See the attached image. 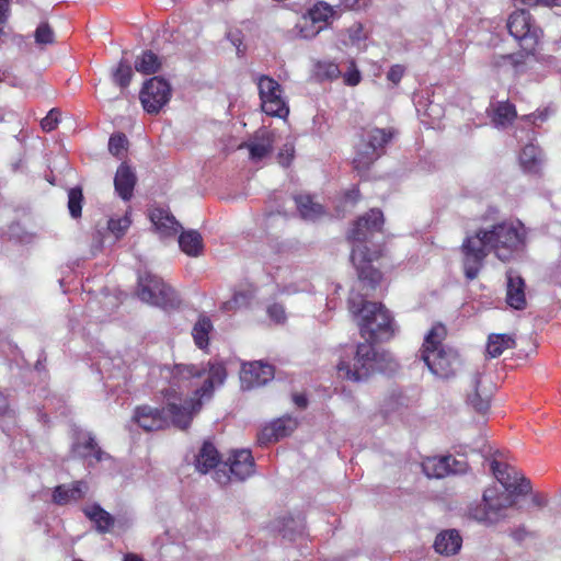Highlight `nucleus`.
Segmentation results:
<instances>
[{
    "instance_id": "obj_24",
    "label": "nucleus",
    "mask_w": 561,
    "mask_h": 561,
    "mask_svg": "<svg viewBox=\"0 0 561 561\" xmlns=\"http://www.w3.org/2000/svg\"><path fill=\"white\" fill-rule=\"evenodd\" d=\"M506 301L510 307L516 310L526 308L524 279L518 275H514L512 271L507 272Z\"/></svg>"
},
{
    "instance_id": "obj_60",
    "label": "nucleus",
    "mask_w": 561,
    "mask_h": 561,
    "mask_svg": "<svg viewBox=\"0 0 561 561\" xmlns=\"http://www.w3.org/2000/svg\"><path fill=\"white\" fill-rule=\"evenodd\" d=\"M75 561H82V560H75Z\"/></svg>"
},
{
    "instance_id": "obj_15",
    "label": "nucleus",
    "mask_w": 561,
    "mask_h": 561,
    "mask_svg": "<svg viewBox=\"0 0 561 561\" xmlns=\"http://www.w3.org/2000/svg\"><path fill=\"white\" fill-rule=\"evenodd\" d=\"M333 7L324 1L317 2L309 9L308 14L302 18L299 24V34L304 38H312L317 36L330 22L335 18Z\"/></svg>"
},
{
    "instance_id": "obj_11",
    "label": "nucleus",
    "mask_w": 561,
    "mask_h": 561,
    "mask_svg": "<svg viewBox=\"0 0 561 561\" xmlns=\"http://www.w3.org/2000/svg\"><path fill=\"white\" fill-rule=\"evenodd\" d=\"M254 472V460L251 451L240 449L232 451L227 462L215 471V481L227 485L232 480L244 481Z\"/></svg>"
},
{
    "instance_id": "obj_49",
    "label": "nucleus",
    "mask_w": 561,
    "mask_h": 561,
    "mask_svg": "<svg viewBox=\"0 0 561 561\" xmlns=\"http://www.w3.org/2000/svg\"><path fill=\"white\" fill-rule=\"evenodd\" d=\"M404 72L405 68L403 66L393 65L387 73V79L391 81L393 84H398L401 81Z\"/></svg>"
},
{
    "instance_id": "obj_3",
    "label": "nucleus",
    "mask_w": 561,
    "mask_h": 561,
    "mask_svg": "<svg viewBox=\"0 0 561 561\" xmlns=\"http://www.w3.org/2000/svg\"><path fill=\"white\" fill-rule=\"evenodd\" d=\"M382 225V213L379 209L373 208L355 221L348 234V238L357 243L352 250L351 259L356 267L359 285L363 289H366L365 295H368L369 290H374L377 287L381 282L382 275L373 266V259L367 257V247L364 243L375 232L380 231Z\"/></svg>"
},
{
    "instance_id": "obj_28",
    "label": "nucleus",
    "mask_w": 561,
    "mask_h": 561,
    "mask_svg": "<svg viewBox=\"0 0 561 561\" xmlns=\"http://www.w3.org/2000/svg\"><path fill=\"white\" fill-rule=\"evenodd\" d=\"M84 515L95 525L101 534H106L114 526V517L102 508L99 504H92L83 507Z\"/></svg>"
},
{
    "instance_id": "obj_45",
    "label": "nucleus",
    "mask_w": 561,
    "mask_h": 561,
    "mask_svg": "<svg viewBox=\"0 0 561 561\" xmlns=\"http://www.w3.org/2000/svg\"><path fill=\"white\" fill-rule=\"evenodd\" d=\"M10 15V0H0V44L4 42L5 31L4 25Z\"/></svg>"
},
{
    "instance_id": "obj_19",
    "label": "nucleus",
    "mask_w": 561,
    "mask_h": 561,
    "mask_svg": "<svg viewBox=\"0 0 561 561\" xmlns=\"http://www.w3.org/2000/svg\"><path fill=\"white\" fill-rule=\"evenodd\" d=\"M72 454L85 459L90 466L107 459L110 456L104 453L90 434H80L72 444Z\"/></svg>"
},
{
    "instance_id": "obj_43",
    "label": "nucleus",
    "mask_w": 561,
    "mask_h": 561,
    "mask_svg": "<svg viewBox=\"0 0 561 561\" xmlns=\"http://www.w3.org/2000/svg\"><path fill=\"white\" fill-rule=\"evenodd\" d=\"M318 75L327 78L334 79L337 78L341 73L339 66L332 61H320L317 64Z\"/></svg>"
},
{
    "instance_id": "obj_35",
    "label": "nucleus",
    "mask_w": 561,
    "mask_h": 561,
    "mask_svg": "<svg viewBox=\"0 0 561 561\" xmlns=\"http://www.w3.org/2000/svg\"><path fill=\"white\" fill-rule=\"evenodd\" d=\"M213 329L211 321L206 316H201L197 322L194 324L192 335L195 344L199 348H204L208 345V334Z\"/></svg>"
},
{
    "instance_id": "obj_38",
    "label": "nucleus",
    "mask_w": 561,
    "mask_h": 561,
    "mask_svg": "<svg viewBox=\"0 0 561 561\" xmlns=\"http://www.w3.org/2000/svg\"><path fill=\"white\" fill-rule=\"evenodd\" d=\"M34 38L35 43L41 47L53 45L55 43V33L47 22H42L35 30Z\"/></svg>"
},
{
    "instance_id": "obj_9",
    "label": "nucleus",
    "mask_w": 561,
    "mask_h": 561,
    "mask_svg": "<svg viewBox=\"0 0 561 561\" xmlns=\"http://www.w3.org/2000/svg\"><path fill=\"white\" fill-rule=\"evenodd\" d=\"M137 295L142 301L161 308H172L180 302L173 288L150 273L138 276Z\"/></svg>"
},
{
    "instance_id": "obj_39",
    "label": "nucleus",
    "mask_w": 561,
    "mask_h": 561,
    "mask_svg": "<svg viewBox=\"0 0 561 561\" xmlns=\"http://www.w3.org/2000/svg\"><path fill=\"white\" fill-rule=\"evenodd\" d=\"M82 191L80 187H72L68 192V209L72 218H79L82 210Z\"/></svg>"
},
{
    "instance_id": "obj_1",
    "label": "nucleus",
    "mask_w": 561,
    "mask_h": 561,
    "mask_svg": "<svg viewBox=\"0 0 561 561\" xmlns=\"http://www.w3.org/2000/svg\"><path fill=\"white\" fill-rule=\"evenodd\" d=\"M525 241L526 229L520 221L497 224L468 236L461 244L466 277L472 280L479 275L489 252L507 262L524 248Z\"/></svg>"
},
{
    "instance_id": "obj_59",
    "label": "nucleus",
    "mask_w": 561,
    "mask_h": 561,
    "mask_svg": "<svg viewBox=\"0 0 561 561\" xmlns=\"http://www.w3.org/2000/svg\"><path fill=\"white\" fill-rule=\"evenodd\" d=\"M357 196H358V191H352L347 194V198H353L354 201L357 199Z\"/></svg>"
},
{
    "instance_id": "obj_8",
    "label": "nucleus",
    "mask_w": 561,
    "mask_h": 561,
    "mask_svg": "<svg viewBox=\"0 0 561 561\" xmlns=\"http://www.w3.org/2000/svg\"><path fill=\"white\" fill-rule=\"evenodd\" d=\"M207 374V378L204 380L202 387L195 390V394L198 397L211 394L216 385H222L227 373L226 368L220 363L208 364V369L205 367H197L194 365H175L171 371V389L176 394V390L173 387L182 390L188 388L192 379L201 378Z\"/></svg>"
},
{
    "instance_id": "obj_12",
    "label": "nucleus",
    "mask_w": 561,
    "mask_h": 561,
    "mask_svg": "<svg viewBox=\"0 0 561 561\" xmlns=\"http://www.w3.org/2000/svg\"><path fill=\"white\" fill-rule=\"evenodd\" d=\"M507 30L527 53L535 49L542 35V31L531 21L530 14L525 10H517L510 15Z\"/></svg>"
},
{
    "instance_id": "obj_4",
    "label": "nucleus",
    "mask_w": 561,
    "mask_h": 561,
    "mask_svg": "<svg viewBox=\"0 0 561 561\" xmlns=\"http://www.w3.org/2000/svg\"><path fill=\"white\" fill-rule=\"evenodd\" d=\"M336 367L341 377L363 381L376 371H396L398 363L388 352H377L371 343L365 342L345 350Z\"/></svg>"
},
{
    "instance_id": "obj_26",
    "label": "nucleus",
    "mask_w": 561,
    "mask_h": 561,
    "mask_svg": "<svg viewBox=\"0 0 561 561\" xmlns=\"http://www.w3.org/2000/svg\"><path fill=\"white\" fill-rule=\"evenodd\" d=\"M150 219L157 231L163 237L173 236L181 228V225L176 221L175 217L162 208L152 209L150 213Z\"/></svg>"
},
{
    "instance_id": "obj_20",
    "label": "nucleus",
    "mask_w": 561,
    "mask_h": 561,
    "mask_svg": "<svg viewBox=\"0 0 561 561\" xmlns=\"http://www.w3.org/2000/svg\"><path fill=\"white\" fill-rule=\"evenodd\" d=\"M88 491L89 485L83 480L60 484L54 489L51 500L55 504L62 506L82 500Z\"/></svg>"
},
{
    "instance_id": "obj_2",
    "label": "nucleus",
    "mask_w": 561,
    "mask_h": 561,
    "mask_svg": "<svg viewBox=\"0 0 561 561\" xmlns=\"http://www.w3.org/2000/svg\"><path fill=\"white\" fill-rule=\"evenodd\" d=\"M491 468L503 489L501 490L496 485L485 489L482 502L468 508L470 518L488 525L504 519L505 511L516 503V497L531 491L530 481L507 465L494 460Z\"/></svg>"
},
{
    "instance_id": "obj_42",
    "label": "nucleus",
    "mask_w": 561,
    "mask_h": 561,
    "mask_svg": "<svg viewBox=\"0 0 561 561\" xmlns=\"http://www.w3.org/2000/svg\"><path fill=\"white\" fill-rule=\"evenodd\" d=\"M131 221L127 215L118 219H110L108 220V229L116 238L122 237L127 229L129 228Z\"/></svg>"
},
{
    "instance_id": "obj_57",
    "label": "nucleus",
    "mask_w": 561,
    "mask_h": 561,
    "mask_svg": "<svg viewBox=\"0 0 561 561\" xmlns=\"http://www.w3.org/2000/svg\"><path fill=\"white\" fill-rule=\"evenodd\" d=\"M221 309L224 311H232L240 308L238 307V304H233V298H231L230 300H227L222 304Z\"/></svg>"
},
{
    "instance_id": "obj_53",
    "label": "nucleus",
    "mask_w": 561,
    "mask_h": 561,
    "mask_svg": "<svg viewBox=\"0 0 561 561\" xmlns=\"http://www.w3.org/2000/svg\"><path fill=\"white\" fill-rule=\"evenodd\" d=\"M531 502L538 507H543L548 503L547 497L542 494H535L531 499Z\"/></svg>"
},
{
    "instance_id": "obj_18",
    "label": "nucleus",
    "mask_w": 561,
    "mask_h": 561,
    "mask_svg": "<svg viewBox=\"0 0 561 561\" xmlns=\"http://www.w3.org/2000/svg\"><path fill=\"white\" fill-rule=\"evenodd\" d=\"M297 427V421L290 416L279 417L262 428L257 436L261 445L275 443L289 434Z\"/></svg>"
},
{
    "instance_id": "obj_47",
    "label": "nucleus",
    "mask_w": 561,
    "mask_h": 561,
    "mask_svg": "<svg viewBox=\"0 0 561 561\" xmlns=\"http://www.w3.org/2000/svg\"><path fill=\"white\" fill-rule=\"evenodd\" d=\"M254 293L251 289L236 291L233 295V304H238L239 308H243L250 305L253 299Z\"/></svg>"
},
{
    "instance_id": "obj_31",
    "label": "nucleus",
    "mask_w": 561,
    "mask_h": 561,
    "mask_svg": "<svg viewBox=\"0 0 561 561\" xmlns=\"http://www.w3.org/2000/svg\"><path fill=\"white\" fill-rule=\"evenodd\" d=\"M161 65L162 62L159 56L151 50L144 51L135 60L136 71L144 75H152L158 72L161 68Z\"/></svg>"
},
{
    "instance_id": "obj_5",
    "label": "nucleus",
    "mask_w": 561,
    "mask_h": 561,
    "mask_svg": "<svg viewBox=\"0 0 561 561\" xmlns=\"http://www.w3.org/2000/svg\"><path fill=\"white\" fill-rule=\"evenodd\" d=\"M447 336L446 327L442 323L434 324L424 337L420 350L421 358L428 370L437 378L449 379L456 376L461 366L458 352L445 344Z\"/></svg>"
},
{
    "instance_id": "obj_52",
    "label": "nucleus",
    "mask_w": 561,
    "mask_h": 561,
    "mask_svg": "<svg viewBox=\"0 0 561 561\" xmlns=\"http://www.w3.org/2000/svg\"><path fill=\"white\" fill-rule=\"evenodd\" d=\"M394 400H396V402L403 404V401L405 400V398L401 394H398L396 398L391 397L385 404V409L387 412H392L396 410Z\"/></svg>"
},
{
    "instance_id": "obj_37",
    "label": "nucleus",
    "mask_w": 561,
    "mask_h": 561,
    "mask_svg": "<svg viewBox=\"0 0 561 561\" xmlns=\"http://www.w3.org/2000/svg\"><path fill=\"white\" fill-rule=\"evenodd\" d=\"M525 62V55L523 53L517 54H506V55H499L494 56L492 58L491 65L495 69H502L505 67H511L515 71H518V68L524 65Z\"/></svg>"
},
{
    "instance_id": "obj_58",
    "label": "nucleus",
    "mask_w": 561,
    "mask_h": 561,
    "mask_svg": "<svg viewBox=\"0 0 561 561\" xmlns=\"http://www.w3.org/2000/svg\"><path fill=\"white\" fill-rule=\"evenodd\" d=\"M123 561H144L142 558L135 553H127L125 554Z\"/></svg>"
},
{
    "instance_id": "obj_41",
    "label": "nucleus",
    "mask_w": 561,
    "mask_h": 561,
    "mask_svg": "<svg viewBox=\"0 0 561 561\" xmlns=\"http://www.w3.org/2000/svg\"><path fill=\"white\" fill-rule=\"evenodd\" d=\"M127 144L128 140L124 134H114L108 140V150L113 156L121 157Z\"/></svg>"
},
{
    "instance_id": "obj_6",
    "label": "nucleus",
    "mask_w": 561,
    "mask_h": 561,
    "mask_svg": "<svg viewBox=\"0 0 561 561\" xmlns=\"http://www.w3.org/2000/svg\"><path fill=\"white\" fill-rule=\"evenodd\" d=\"M348 309L359 317L358 325L363 337L379 342L393 335L392 318L381 304L366 301L353 289L348 298Z\"/></svg>"
},
{
    "instance_id": "obj_22",
    "label": "nucleus",
    "mask_w": 561,
    "mask_h": 561,
    "mask_svg": "<svg viewBox=\"0 0 561 561\" xmlns=\"http://www.w3.org/2000/svg\"><path fill=\"white\" fill-rule=\"evenodd\" d=\"M274 136L266 129L255 133L254 137L245 142L242 147H247L250 151V158L253 161H260L268 156L273 150Z\"/></svg>"
},
{
    "instance_id": "obj_50",
    "label": "nucleus",
    "mask_w": 561,
    "mask_h": 561,
    "mask_svg": "<svg viewBox=\"0 0 561 561\" xmlns=\"http://www.w3.org/2000/svg\"><path fill=\"white\" fill-rule=\"evenodd\" d=\"M294 157V147L286 144L278 153V161L282 165L287 167Z\"/></svg>"
},
{
    "instance_id": "obj_44",
    "label": "nucleus",
    "mask_w": 561,
    "mask_h": 561,
    "mask_svg": "<svg viewBox=\"0 0 561 561\" xmlns=\"http://www.w3.org/2000/svg\"><path fill=\"white\" fill-rule=\"evenodd\" d=\"M60 112L57 108L50 110L47 115L41 121V127L44 131L54 130L59 122Z\"/></svg>"
},
{
    "instance_id": "obj_46",
    "label": "nucleus",
    "mask_w": 561,
    "mask_h": 561,
    "mask_svg": "<svg viewBox=\"0 0 561 561\" xmlns=\"http://www.w3.org/2000/svg\"><path fill=\"white\" fill-rule=\"evenodd\" d=\"M266 312L275 323H284L286 321L285 308L279 304L268 306Z\"/></svg>"
},
{
    "instance_id": "obj_55",
    "label": "nucleus",
    "mask_w": 561,
    "mask_h": 561,
    "mask_svg": "<svg viewBox=\"0 0 561 561\" xmlns=\"http://www.w3.org/2000/svg\"><path fill=\"white\" fill-rule=\"evenodd\" d=\"M293 399H294L295 404L298 408L305 409L307 407L308 401H307V398L304 394H295L293 397Z\"/></svg>"
},
{
    "instance_id": "obj_16",
    "label": "nucleus",
    "mask_w": 561,
    "mask_h": 561,
    "mask_svg": "<svg viewBox=\"0 0 561 561\" xmlns=\"http://www.w3.org/2000/svg\"><path fill=\"white\" fill-rule=\"evenodd\" d=\"M422 467L428 478L437 479L467 471V463L453 456L430 457L423 461Z\"/></svg>"
},
{
    "instance_id": "obj_17",
    "label": "nucleus",
    "mask_w": 561,
    "mask_h": 561,
    "mask_svg": "<svg viewBox=\"0 0 561 561\" xmlns=\"http://www.w3.org/2000/svg\"><path fill=\"white\" fill-rule=\"evenodd\" d=\"M274 368L263 362L244 364L241 370V382L247 389L260 387L273 379Z\"/></svg>"
},
{
    "instance_id": "obj_21",
    "label": "nucleus",
    "mask_w": 561,
    "mask_h": 561,
    "mask_svg": "<svg viewBox=\"0 0 561 561\" xmlns=\"http://www.w3.org/2000/svg\"><path fill=\"white\" fill-rule=\"evenodd\" d=\"M194 466L195 469L202 474H206L211 470L215 472L222 466L220 462V455L211 443L205 442L202 445L197 455L195 456Z\"/></svg>"
},
{
    "instance_id": "obj_48",
    "label": "nucleus",
    "mask_w": 561,
    "mask_h": 561,
    "mask_svg": "<svg viewBox=\"0 0 561 561\" xmlns=\"http://www.w3.org/2000/svg\"><path fill=\"white\" fill-rule=\"evenodd\" d=\"M360 78L359 70L355 67L354 61H352L350 70L344 75L345 83L352 87L357 85L360 82Z\"/></svg>"
},
{
    "instance_id": "obj_13",
    "label": "nucleus",
    "mask_w": 561,
    "mask_h": 561,
    "mask_svg": "<svg viewBox=\"0 0 561 561\" xmlns=\"http://www.w3.org/2000/svg\"><path fill=\"white\" fill-rule=\"evenodd\" d=\"M259 94L262 102V110L270 116L284 117L289 110L282 96V87L268 76L257 78Z\"/></svg>"
},
{
    "instance_id": "obj_40",
    "label": "nucleus",
    "mask_w": 561,
    "mask_h": 561,
    "mask_svg": "<svg viewBox=\"0 0 561 561\" xmlns=\"http://www.w3.org/2000/svg\"><path fill=\"white\" fill-rule=\"evenodd\" d=\"M133 70L128 62L121 60L118 67L113 73V80L117 83L122 89H126L131 80Z\"/></svg>"
},
{
    "instance_id": "obj_25",
    "label": "nucleus",
    "mask_w": 561,
    "mask_h": 561,
    "mask_svg": "<svg viewBox=\"0 0 561 561\" xmlns=\"http://www.w3.org/2000/svg\"><path fill=\"white\" fill-rule=\"evenodd\" d=\"M136 184V175L133 170L125 163L121 164L114 178V186L116 193L124 201H128L133 196Z\"/></svg>"
},
{
    "instance_id": "obj_36",
    "label": "nucleus",
    "mask_w": 561,
    "mask_h": 561,
    "mask_svg": "<svg viewBox=\"0 0 561 561\" xmlns=\"http://www.w3.org/2000/svg\"><path fill=\"white\" fill-rule=\"evenodd\" d=\"M516 117L515 106L508 102H500L494 111L493 122L496 126L505 127Z\"/></svg>"
},
{
    "instance_id": "obj_14",
    "label": "nucleus",
    "mask_w": 561,
    "mask_h": 561,
    "mask_svg": "<svg viewBox=\"0 0 561 561\" xmlns=\"http://www.w3.org/2000/svg\"><path fill=\"white\" fill-rule=\"evenodd\" d=\"M171 98V87L160 77H153L145 82L139 99L144 110L149 114H158Z\"/></svg>"
},
{
    "instance_id": "obj_23",
    "label": "nucleus",
    "mask_w": 561,
    "mask_h": 561,
    "mask_svg": "<svg viewBox=\"0 0 561 561\" xmlns=\"http://www.w3.org/2000/svg\"><path fill=\"white\" fill-rule=\"evenodd\" d=\"M481 373L477 371L473 374L471 378V386H472V392L468 394V403L480 413H485L489 410L490 407V399L492 396V389L491 387L485 388L481 387Z\"/></svg>"
},
{
    "instance_id": "obj_54",
    "label": "nucleus",
    "mask_w": 561,
    "mask_h": 561,
    "mask_svg": "<svg viewBox=\"0 0 561 561\" xmlns=\"http://www.w3.org/2000/svg\"><path fill=\"white\" fill-rule=\"evenodd\" d=\"M228 38L230 39L231 44L233 46H236L238 53H240L241 51L240 46L242 44V41H241L239 34L229 33Z\"/></svg>"
},
{
    "instance_id": "obj_10",
    "label": "nucleus",
    "mask_w": 561,
    "mask_h": 561,
    "mask_svg": "<svg viewBox=\"0 0 561 561\" xmlns=\"http://www.w3.org/2000/svg\"><path fill=\"white\" fill-rule=\"evenodd\" d=\"M391 138L392 133L390 129L373 128L368 130L356 148V153L353 158L354 168L358 172L366 171L380 157L382 148Z\"/></svg>"
},
{
    "instance_id": "obj_7",
    "label": "nucleus",
    "mask_w": 561,
    "mask_h": 561,
    "mask_svg": "<svg viewBox=\"0 0 561 561\" xmlns=\"http://www.w3.org/2000/svg\"><path fill=\"white\" fill-rule=\"evenodd\" d=\"M201 408V401L191 403L190 408L179 407L169 403L167 408L158 409L150 405L137 407L134 413V421L145 431H159L170 424L185 430L193 417V413Z\"/></svg>"
},
{
    "instance_id": "obj_56",
    "label": "nucleus",
    "mask_w": 561,
    "mask_h": 561,
    "mask_svg": "<svg viewBox=\"0 0 561 561\" xmlns=\"http://www.w3.org/2000/svg\"><path fill=\"white\" fill-rule=\"evenodd\" d=\"M342 4L351 10L360 8V0H342Z\"/></svg>"
},
{
    "instance_id": "obj_33",
    "label": "nucleus",
    "mask_w": 561,
    "mask_h": 561,
    "mask_svg": "<svg viewBox=\"0 0 561 561\" xmlns=\"http://www.w3.org/2000/svg\"><path fill=\"white\" fill-rule=\"evenodd\" d=\"M515 345L514 339L508 334H491L489 336L486 352L491 357L500 356L505 350Z\"/></svg>"
},
{
    "instance_id": "obj_29",
    "label": "nucleus",
    "mask_w": 561,
    "mask_h": 561,
    "mask_svg": "<svg viewBox=\"0 0 561 561\" xmlns=\"http://www.w3.org/2000/svg\"><path fill=\"white\" fill-rule=\"evenodd\" d=\"M297 209L306 220H317L324 215V208L316 203L310 195H298L295 197Z\"/></svg>"
},
{
    "instance_id": "obj_30",
    "label": "nucleus",
    "mask_w": 561,
    "mask_h": 561,
    "mask_svg": "<svg viewBox=\"0 0 561 561\" xmlns=\"http://www.w3.org/2000/svg\"><path fill=\"white\" fill-rule=\"evenodd\" d=\"M179 245L190 256H198L204 250L203 238L196 230L183 231L179 237Z\"/></svg>"
},
{
    "instance_id": "obj_34",
    "label": "nucleus",
    "mask_w": 561,
    "mask_h": 561,
    "mask_svg": "<svg viewBox=\"0 0 561 561\" xmlns=\"http://www.w3.org/2000/svg\"><path fill=\"white\" fill-rule=\"evenodd\" d=\"M368 31L362 23H354L346 30V38L343 39L344 45L354 46L358 49L366 48Z\"/></svg>"
},
{
    "instance_id": "obj_27",
    "label": "nucleus",
    "mask_w": 561,
    "mask_h": 561,
    "mask_svg": "<svg viewBox=\"0 0 561 561\" xmlns=\"http://www.w3.org/2000/svg\"><path fill=\"white\" fill-rule=\"evenodd\" d=\"M462 539L455 529L445 530L437 535L434 548L440 554L451 556L457 553L461 548Z\"/></svg>"
},
{
    "instance_id": "obj_32",
    "label": "nucleus",
    "mask_w": 561,
    "mask_h": 561,
    "mask_svg": "<svg viewBox=\"0 0 561 561\" xmlns=\"http://www.w3.org/2000/svg\"><path fill=\"white\" fill-rule=\"evenodd\" d=\"M522 167L527 172H537L542 161L541 151L533 144L525 146L519 156Z\"/></svg>"
},
{
    "instance_id": "obj_51",
    "label": "nucleus",
    "mask_w": 561,
    "mask_h": 561,
    "mask_svg": "<svg viewBox=\"0 0 561 561\" xmlns=\"http://www.w3.org/2000/svg\"><path fill=\"white\" fill-rule=\"evenodd\" d=\"M523 3L527 5H537L542 3L550 7H561V0H523Z\"/></svg>"
}]
</instances>
